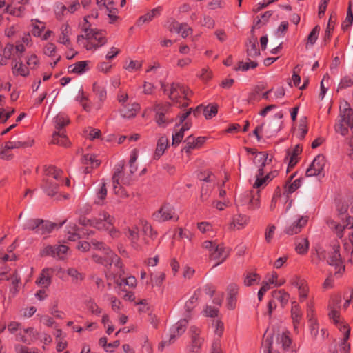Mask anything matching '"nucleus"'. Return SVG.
Wrapping results in <instances>:
<instances>
[{
  "instance_id": "obj_38",
  "label": "nucleus",
  "mask_w": 353,
  "mask_h": 353,
  "mask_svg": "<svg viewBox=\"0 0 353 353\" xmlns=\"http://www.w3.org/2000/svg\"><path fill=\"white\" fill-rule=\"evenodd\" d=\"M12 72L15 75H20L26 77L29 74V68L21 61H15L14 65L12 66Z\"/></svg>"
},
{
  "instance_id": "obj_47",
  "label": "nucleus",
  "mask_w": 353,
  "mask_h": 353,
  "mask_svg": "<svg viewBox=\"0 0 353 353\" xmlns=\"http://www.w3.org/2000/svg\"><path fill=\"white\" fill-rule=\"evenodd\" d=\"M308 248L309 241L306 238L299 239V241L296 243V251L300 254L307 253Z\"/></svg>"
},
{
  "instance_id": "obj_62",
  "label": "nucleus",
  "mask_w": 353,
  "mask_h": 353,
  "mask_svg": "<svg viewBox=\"0 0 353 353\" xmlns=\"http://www.w3.org/2000/svg\"><path fill=\"white\" fill-rule=\"evenodd\" d=\"M300 179H296L292 183L288 181L285 186V192L289 194H291L294 192L296 190H297L300 187Z\"/></svg>"
},
{
  "instance_id": "obj_27",
  "label": "nucleus",
  "mask_w": 353,
  "mask_h": 353,
  "mask_svg": "<svg viewBox=\"0 0 353 353\" xmlns=\"http://www.w3.org/2000/svg\"><path fill=\"white\" fill-rule=\"evenodd\" d=\"M61 183L57 181H54L52 179H48L44 181L42 188L48 196H53L57 192L59 185Z\"/></svg>"
},
{
  "instance_id": "obj_15",
  "label": "nucleus",
  "mask_w": 353,
  "mask_h": 353,
  "mask_svg": "<svg viewBox=\"0 0 353 353\" xmlns=\"http://www.w3.org/2000/svg\"><path fill=\"white\" fill-rule=\"evenodd\" d=\"M205 137H199L197 138L194 137L190 135L186 138L185 140V146L183 148L182 150L190 154L192 150L199 148L205 142Z\"/></svg>"
},
{
  "instance_id": "obj_22",
  "label": "nucleus",
  "mask_w": 353,
  "mask_h": 353,
  "mask_svg": "<svg viewBox=\"0 0 353 353\" xmlns=\"http://www.w3.org/2000/svg\"><path fill=\"white\" fill-rule=\"evenodd\" d=\"M71 28L67 23L62 24L60 28V34L57 39V42L65 45L68 48H70L72 43L70 39Z\"/></svg>"
},
{
  "instance_id": "obj_34",
  "label": "nucleus",
  "mask_w": 353,
  "mask_h": 353,
  "mask_svg": "<svg viewBox=\"0 0 353 353\" xmlns=\"http://www.w3.org/2000/svg\"><path fill=\"white\" fill-rule=\"evenodd\" d=\"M125 234L128 239L130 241L132 246L135 249H139L141 248L140 244L139 243V234L137 231V228H135L134 229L128 228L125 232Z\"/></svg>"
},
{
  "instance_id": "obj_37",
  "label": "nucleus",
  "mask_w": 353,
  "mask_h": 353,
  "mask_svg": "<svg viewBox=\"0 0 353 353\" xmlns=\"http://www.w3.org/2000/svg\"><path fill=\"white\" fill-rule=\"evenodd\" d=\"M247 55L248 57L254 58L260 55V51L257 48V39H250L247 44Z\"/></svg>"
},
{
  "instance_id": "obj_33",
  "label": "nucleus",
  "mask_w": 353,
  "mask_h": 353,
  "mask_svg": "<svg viewBox=\"0 0 353 353\" xmlns=\"http://www.w3.org/2000/svg\"><path fill=\"white\" fill-rule=\"evenodd\" d=\"M65 237L68 241H75L80 238L79 229L75 223H69L65 229Z\"/></svg>"
},
{
  "instance_id": "obj_3",
  "label": "nucleus",
  "mask_w": 353,
  "mask_h": 353,
  "mask_svg": "<svg viewBox=\"0 0 353 353\" xmlns=\"http://www.w3.org/2000/svg\"><path fill=\"white\" fill-rule=\"evenodd\" d=\"M114 220V217L108 212L101 211L98 214L97 217L94 220L93 224L97 229L108 231L111 237L117 238L120 234V232L113 226Z\"/></svg>"
},
{
  "instance_id": "obj_18",
  "label": "nucleus",
  "mask_w": 353,
  "mask_h": 353,
  "mask_svg": "<svg viewBox=\"0 0 353 353\" xmlns=\"http://www.w3.org/2000/svg\"><path fill=\"white\" fill-rule=\"evenodd\" d=\"M230 250L222 244H219L213 252L210 254V258L212 260L216 261V263L214 267L222 263L229 256Z\"/></svg>"
},
{
  "instance_id": "obj_23",
  "label": "nucleus",
  "mask_w": 353,
  "mask_h": 353,
  "mask_svg": "<svg viewBox=\"0 0 353 353\" xmlns=\"http://www.w3.org/2000/svg\"><path fill=\"white\" fill-rule=\"evenodd\" d=\"M52 268H46L43 269L37 283L39 285L47 287L51 283L52 274L54 272Z\"/></svg>"
},
{
  "instance_id": "obj_39",
  "label": "nucleus",
  "mask_w": 353,
  "mask_h": 353,
  "mask_svg": "<svg viewBox=\"0 0 353 353\" xmlns=\"http://www.w3.org/2000/svg\"><path fill=\"white\" fill-rule=\"evenodd\" d=\"M165 274L163 272H156L150 274V281L148 282L152 287L160 286L165 280Z\"/></svg>"
},
{
  "instance_id": "obj_36",
  "label": "nucleus",
  "mask_w": 353,
  "mask_h": 353,
  "mask_svg": "<svg viewBox=\"0 0 353 353\" xmlns=\"http://www.w3.org/2000/svg\"><path fill=\"white\" fill-rule=\"evenodd\" d=\"M45 172L46 176L52 177L59 183L63 182V172L61 170L58 169L54 166L49 165L45 169Z\"/></svg>"
},
{
  "instance_id": "obj_21",
  "label": "nucleus",
  "mask_w": 353,
  "mask_h": 353,
  "mask_svg": "<svg viewBox=\"0 0 353 353\" xmlns=\"http://www.w3.org/2000/svg\"><path fill=\"white\" fill-rule=\"evenodd\" d=\"M43 53L52 59L50 62L52 68H54L61 59V56L57 54V47L53 43H47L43 48Z\"/></svg>"
},
{
  "instance_id": "obj_56",
  "label": "nucleus",
  "mask_w": 353,
  "mask_h": 353,
  "mask_svg": "<svg viewBox=\"0 0 353 353\" xmlns=\"http://www.w3.org/2000/svg\"><path fill=\"white\" fill-rule=\"evenodd\" d=\"M122 169H123V166L120 165H117L114 169V174L112 176V184H113V189H114L115 193H118V191L117 190V186H115V183H118V181H120Z\"/></svg>"
},
{
  "instance_id": "obj_4",
  "label": "nucleus",
  "mask_w": 353,
  "mask_h": 353,
  "mask_svg": "<svg viewBox=\"0 0 353 353\" xmlns=\"http://www.w3.org/2000/svg\"><path fill=\"white\" fill-rule=\"evenodd\" d=\"M92 244L95 249L101 250L104 253V256L94 254L92 256V259L94 261L102 263L105 266L114 264L116 267H119L120 263L119 257L115 255L103 243L97 241H92Z\"/></svg>"
},
{
  "instance_id": "obj_43",
  "label": "nucleus",
  "mask_w": 353,
  "mask_h": 353,
  "mask_svg": "<svg viewBox=\"0 0 353 353\" xmlns=\"http://www.w3.org/2000/svg\"><path fill=\"white\" fill-rule=\"evenodd\" d=\"M66 272L71 277L72 283L74 284H78L84 279V275L74 268H68Z\"/></svg>"
},
{
  "instance_id": "obj_26",
  "label": "nucleus",
  "mask_w": 353,
  "mask_h": 353,
  "mask_svg": "<svg viewBox=\"0 0 353 353\" xmlns=\"http://www.w3.org/2000/svg\"><path fill=\"white\" fill-rule=\"evenodd\" d=\"M291 315L295 330L298 328L300 320L302 318V311L299 303L296 301L292 302Z\"/></svg>"
},
{
  "instance_id": "obj_12",
  "label": "nucleus",
  "mask_w": 353,
  "mask_h": 353,
  "mask_svg": "<svg viewBox=\"0 0 353 353\" xmlns=\"http://www.w3.org/2000/svg\"><path fill=\"white\" fill-rule=\"evenodd\" d=\"M168 95L170 100L179 105V107L188 105V92L185 90H168Z\"/></svg>"
},
{
  "instance_id": "obj_20",
  "label": "nucleus",
  "mask_w": 353,
  "mask_h": 353,
  "mask_svg": "<svg viewBox=\"0 0 353 353\" xmlns=\"http://www.w3.org/2000/svg\"><path fill=\"white\" fill-rule=\"evenodd\" d=\"M192 336V343L190 350L192 352H198L203 342V339L199 336L200 330L196 326H191L190 329Z\"/></svg>"
},
{
  "instance_id": "obj_41",
  "label": "nucleus",
  "mask_w": 353,
  "mask_h": 353,
  "mask_svg": "<svg viewBox=\"0 0 353 353\" xmlns=\"http://www.w3.org/2000/svg\"><path fill=\"white\" fill-rule=\"evenodd\" d=\"M88 70V62L85 61H78L68 67L70 72L82 74Z\"/></svg>"
},
{
  "instance_id": "obj_2",
  "label": "nucleus",
  "mask_w": 353,
  "mask_h": 353,
  "mask_svg": "<svg viewBox=\"0 0 353 353\" xmlns=\"http://www.w3.org/2000/svg\"><path fill=\"white\" fill-rule=\"evenodd\" d=\"M339 303L335 305H330L329 318L332 321L333 323L337 326L342 334V338L338 343L339 351L340 353H350V344L348 342L350 337V328L348 325L341 319L339 312Z\"/></svg>"
},
{
  "instance_id": "obj_17",
  "label": "nucleus",
  "mask_w": 353,
  "mask_h": 353,
  "mask_svg": "<svg viewBox=\"0 0 353 353\" xmlns=\"http://www.w3.org/2000/svg\"><path fill=\"white\" fill-rule=\"evenodd\" d=\"M239 292V286L236 284L231 283L227 288V303L228 309L233 310L236 307L237 301V294Z\"/></svg>"
},
{
  "instance_id": "obj_57",
  "label": "nucleus",
  "mask_w": 353,
  "mask_h": 353,
  "mask_svg": "<svg viewBox=\"0 0 353 353\" xmlns=\"http://www.w3.org/2000/svg\"><path fill=\"white\" fill-rule=\"evenodd\" d=\"M86 307L94 314L99 315L101 313V309L98 307L94 301L92 299L85 301Z\"/></svg>"
},
{
  "instance_id": "obj_5",
  "label": "nucleus",
  "mask_w": 353,
  "mask_h": 353,
  "mask_svg": "<svg viewBox=\"0 0 353 353\" xmlns=\"http://www.w3.org/2000/svg\"><path fill=\"white\" fill-rule=\"evenodd\" d=\"M235 204L237 208L245 207L248 210H255L260 207V192H244L236 198Z\"/></svg>"
},
{
  "instance_id": "obj_51",
  "label": "nucleus",
  "mask_w": 353,
  "mask_h": 353,
  "mask_svg": "<svg viewBox=\"0 0 353 353\" xmlns=\"http://www.w3.org/2000/svg\"><path fill=\"white\" fill-rule=\"evenodd\" d=\"M83 134L87 139L94 140L100 137L101 131L99 129L89 127L84 130Z\"/></svg>"
},
{
  "instance_id": "obj_46",
  "label": "nucleus",
  "mask_w": 353,
  "mask_h": 353,
  "mask_svg": "<svg viewBox=\"0 0 353 353\" xmlns=\"http://www.w3.org/2000/svg\"><path fill=\"white\" fill-rule=\"evenodd\" d=\"M168 141L167 138H165L164 137H161V138H159V139L158 141L156 152L154 154L155 158H159L163 154V152H165V150L168 146Z\"/></svg>"
},
{
  "instance_id": "obj_25",
  "label": "nucleus",
  "mask_w": 353,
  "mask_h": 353,
  "mask_svg": "<svg viewBox=\"0 0 353 353\" xmlns=\"http://www.w3.org/2000/svg\"><path fill=\"white\" fill-rule=\"evenodd\" d=\"M163 8L161 6H158L152 9L150 11L147 12L145 14L140 17L139 19V24L148 23L152 21L154 18L158 17L161 15Z\"/></svg>"
},
{
  "instance_id": "obj_54",
  "label": "nucleus",
  "mask_w": 353,
  "mask_h": 353,
  "mask_svg": "<svg viewBox=\"0 0 353 353\" xmlns=\"http://www.w3.org/2000/svg\"><path fill=\"white\" fill-rule=\"evenodd\" d=\"M10 281L12 283V286L10 288V292L14 296L19 292L18 284L20 281V278L16 272H12Z\"/></svg>"
},
{
  "instance_id": "obj_29",
  "label": "nucleus",
  "mask_w": 353,
  "mask_h": 353,
  "mask_svg": "<svg viewBox=\"0 0 353 353\" xmlns=\"http://www.w3.org/2000/svg\"><path fill=\"white\" fill-rule=\"evenodd\" d=\"M274 300L280 303L282 307H285L290 299V294L284 290H274L272 292Z\"/></svg>"
},
{
  "instance_id": "obj_55",
  "label": "nucleus",
  "mask_w": 353,
  "mask_h": 353,
  "mask_svg": "<svg viewBox=\"0 0 353 353\" xmlns=\"http://www.w3.org/2000/svg\"><path fill=\"white\" fill-rule=\"evenodd\" d=\"M263 175V170L262 168H259L258 170V173L256 174V179L253 184L254 188H259L261 186L265 185L267 184L266 179L262 177Z\"/></svg>"
},
{
  "instance_id": "obj_8",
  "label": "nucleus",
  "mask_w": 353,
  "mask_h": 353,
  "mask_svg": "<svg viewBox=\"0 0 353 353\" xmlns=\"http://www.w3.org/2000/svg\"><path fill=\"white\" fill-rule=\"evenodd\" d=\"M327 262L330 265L335 267V275L341 274L345 270V266L339 253V245H334L332 250L328 252Z\"/></svg>"
},
{
  "instance_id": "obj_14",
  "label": "nucleus",
  "mask_w": 353,
  "mask_h": 353,
  "mask_svg": "<svg viewBox=\"0 0 353 353\" xmlns=\"http://www.w3.org/2000/svg\"><path fill=\"white\" fill-rule=\"evenodd\" d=\"M174 208L170 205L165 204L153 214V219L157 221L163 222L174 218Z\"/></svg>"
},
{
  "instance_id": "obj_35",
  "label": "nucleus",
  "mask_w": 353,
  "mask_h": 353,
  "mask_svg": "<svg viewBox=\"0 0 353 353\" xmlns=\"http://www.w3.org/2000/svg\"><path fill=\"white\" fill-rule=\"evenodd\" d=\"M54 123L56 131L61 132L63 128L70 123V119L65 114L60 112L54 118Z\"/></svg>"
},
{
  "instance_id": "obj_30",
  "label": "nucleus",
  "mask_w": 353,
  "mask_h": 353,
  "mask_svg": "<svg viewBox=\"0 0 353 353\" xmlns=\"http://www.w3.org/2000/svg\"><path fill=\"white\" fill-rule=\"evenodd\" d=\"M139 109V105L137 103H132L130 105L123 106L121 109V114L124 118L131 119L136 115Z\"/></svg>"
},
{
  "instance_id": "obj_49",
  "label": "nucleus",
  "mask_w": 353,
  "mask_h": 353,
  "mask_svg": "<svg viewBox=\"0 0 353 353\" xmlns=\"http://www.w3.org/2000/svg\"><path fill=\"white\" fill-rule=\"evenodd\" d=\"M107 195V189L105 187V183L104 181L102 182L101 186L99 190L97 192V199L95 200V203L98 205H102L103 201L105 199Z\"/></svg>"
},
{
  "instance_id": "obj_59",
  "label": "nucleus",
  "mask_w": 353,
  "mask_h": 353,
  "mask_svg": "<svg viewBox=\"0 0 353 353\" xmlns=\"http://www.w3.org/2000/svg\"><path fill=\"white\" fill-rule=\"evenodd\" d=\"M82 161L85 164H90L92 168H97L100 165V161L96 159V157L94 155H84Z\"/></svg>"
},
{
  "instance_id": "obj_16",
  "label": "nucleus",
  "mask_w": 353,
  "mask_h": 353,
  "mask_svg": "<svg viewBox=\"0 0 353 353\" xmlns=\"http://www.w3.org/2000/svg\"><path fill=\"white\" fill-rule=\"evenodd\" d=\"M218 108L216 104L204 105L201 104L193 110V114L197 117L199 113H203L206 119H210L217 114Z\"/></svg>"
},
{
  "instance_id": "obj_58",
  "label": "nucleus",
  "mask_w": 353,
  "mask_h": 353,
  "mask_svg": "<svg viewBox=\"0 0 353 353\" xmlns=\"http://www.w3.org/2000/svg\"><path fill=\"white\" fill-rule=\"evenodd\" d=\"M260 280V276L256 273H249L246 275L244 283L247 286H251L255 283H258Z\"/></svg>"
},
{
  "instance_id": "obj_50",
  "label": "nucleus",
  "mask_w": 353,
  "mask_h": 353,
  "mask_svg": "<svg viewBox=\"0 0 353 353\" xmlns=\"http://www.w3.org/2000/svg\"><path fill=\"white\" fill-rule=\"evenodd\" d=\"M141 223L142 225L141 234L154 239L157 234L155 232H153L151 225L146 221H141Z\"/></svg>"
},
{
  "instance_id": "obj_63",
  "label": "nucleus",
  "mask_w": 353,
  "mask_h": 353,
  "mask_svg": "<svg viewBox=\"0 0 353 353\" xmlns=\"http://www.w3.org/2000/svg\"><path fill=\"white\" fill-rule=\"evenodd\" d=\"M297 289L299 301L301 302H303L308 296L309 287L307 283L301 285V287L298 288Z\"/></svg>"
},
{
  "instance_id": "obj_10",
  "label": "nucleus",
  "mask_w": 353,
  "mask_h": 353,
  "mask_svg": "<svg viewBox=\"0 0 353 353\" xmlns=\"http://www.w3.org/2000/svg\"><path fill=\"white\" fill-rule=\"evenodd\" d=\"M283 113L282 111L276 112L271 121L265 125V133L267 137L275 135L282 128V118Z\"/></svg>"
},
{
  "instance_id": "obj_60",
  "label": "nucleus",
  "mask_w": 353,
  "mask_h": 353,
  "mask_svg": "<svg viewBox=\"0 0 353 353\" xmlns=\"http://www.w3.org/2000/svg\"><path fill=\"white\" fill-rule=\"evenodd\" d=\"M320 32V27L319 26H316L310 32L307 37V43L310 45H314L316 41L318 39L319 34Z\"/></svg>"
},
{
  "instance_id": "obj_11",
  "label": "nucleus",
  "mask_w": 353,
  "mask_h": 353,
  "mask_svg": "<svg viewBox=\"0 0 353 353\" xmlns=\"http://www.w3.org/2000/svg\"><path fill=\"white\" fill-rule=\"evenodd\" d=\"M308 221L307 216H299L288 222L284 232L288 235H294L299 233L306 225Z\"/></svg>"
},
{
  "instance_id": "obj_6",
  "label": "nucleus",
  "mask_w": 353,
  "mask_h": 353,
  "mask_svg": "<svg viewBox=\"0 0 353 353\" xmlns=\"http://www.w3.org/2000/svg\"><path fill=\"white\" fill-rule=\"evenodd\" d=\"M68 250V247L64 244L46 245L41 249L40 255L41 256H50L61 260L65 258Z\"/></svg>"
},
{
  "instance_id": "obj_31",
  "label": "nucleus",
  "mask_w": 353,
  "mask_h": 353,
  "mask_svg": "<svg viewBox=\"0 0 353 353\" xmlns=\"http://www.w3.org/2000/svg\"><path fill=\"white\" fill-rule=\"evenodd\" d=\"M52 143L61 146L67 147L70 145L68 137L64 134V131H55L52 134Z\"/></svg>"
},
{
  "instance_id": "obj_13",
  "label": "nucleus",
  "mask_w": 353,
  "mask_h": 353,
  "mask_svg": "<svg viewBox=\"0 0 353 353\" xmlns=\"http://www.w3.org/2000/svg\"><path fill=\"white\" fill-rule=\"evenodd\" d=\"M325 158L323 155H318L313 160L310 167L307 169L306 174L307 176H313L321 174L325 165Z\"/></svg>"
},
{
  "instance_id": "obj_53",
  "label": "nucleus",
  "mask_w": 353,
  "mask_h": 353,
  "mask_svg": "<svg viewBox=\"0 0 353 353\" xmlns=\"http://www.w3.org/2000/svg\"><path fill=\"white\" fill-rule=\"evenodd\" d=\"M177 33H181L183 38H186L192 34V29L187 23H181V25H177Z\"/></svg>"
},
{
  "instance_id": "obj_45",
  "label": "nucleus",
  "mask_w": 353,
  "mask_h": 353,
  "mask_svg": "<svg viewBox=\"0 0 353 353\" xmlns=\"http://www.w3.org/2000/svg\"><path fill=\"white\" fill-rule=\"evenodd\" d=\"M154 110L156 112V122L159 126H164L167 122V119L164 115V107L161 105H157Z\"/></svg>"
},
{
  "instance_id": "obj_64",
  "label": "nucleus",
  "mask_w": 353,
  "mask_h": 353,
  "mask_svg": "<svg viewBox=\"0 0 353 353\" xmlns=\"http://www.w3.org/2000/svg\"><path fill=\"white\" fill-rule=\"evenodd\" d=\"M14 350L16 353H38L37 348H29L21 344H17L14 346Z\"/></svg>"
},
{
  "instance_id": "obj_24",
  "label": "nucleus",
  "mask_w": 353,
  "mask_h": 353,
  "mask_svg": "<svg viewBox=\"0 0 353 353\" xmlns=\"http://www.w3.org/2000/svg\"><path fill=\"white\" fill-rule=\"evenodd\" d=\"M341 121L343 122L347 126L350 128L353 133V110L350 108H341Z\"/></svg>"
},
{
  "instance_id": "obj_9",
  "label": "nucleus",
  "mask_w": 353,
  "mask_h": 353,
  "mask_svg": "<svg viewBox=\"0 0 353 353\" xmlns=\"http://www.w3.org/2000/svg\"><path fill=\"white\" fill-rule=\"evenodd\" d=\"M188 323V318L185 317L174 325L170 330V338L168 341H163L161 343V347H163L172 343L176 337L181 336L185 332Z\"/></svg>"
},
{
  "instance_id": "obj_48",
  "label": "nucleus",
  "mask_w": 353,
  "mask_h": 353,
  "mask_svg": "<svg viewBox=\"0 0 353 353\" xmlns=\"http://www.w3.org/2000/svg\"><path fill=\"white\" fill-rule=\"evenodd\" d=\"M39 59L36 54H32L30 55L27 56L26 65H28L29 70L37 69L39 66Z\"/></svg>"
},
{
  "instance_id": "obj_32",
  "label": "nucleus",
  "mask_w": 353,
  "mask_h": 353,
  "mask_svg": "<svg viewBox=\"0 0 353 353\" xmlns=\"http://www.w3.org/2000/svg\"><path fill=\"white\" fill-rule=\"evenodd\" d=\"M254 163L259 168H262L272 161L271 158H268V154L265 152L256 153L254 157Z\"/></svg>"
},
{
  "instance_id": "obj_28",
  "label": "nucleus",
  "mask_w": 353,
  "mask_h": 353,
  "mask_svg": "<svg viewBox=\"0 0 353 353\" xmlns=\"http://www.w3.org/2000/svg\"><path fill=\"white\" fill-rule=\"evenodd\" d=\"M249 220V216L243 214H238L233 218L230 228L241 230L248 224Z\"/></svg>"
},
{
  "instance_id": "obj_19",
  "label": "nucleus",
  "mask_w": 353,
  "mask_h": 353,
  "mask_svg": "<svg viewBox=\"0 0 353 353\" xmlns=\"http://www.w3.org/2000/svg\"><path fill=\"white\" fill-rule=\"evenodd\" d=\"M327 223L330 229L334 230L337 236L339 238L343 237V231L345 228L349 227L350 229H352L353 227V218L349 216L346 219L345 225H341L340 223H337L334 220L328 219L327 221Z\"/></svg>"
},
{
  "instance_id": "obj_40",
  "label": "nucleus",
  "mask_w": 353,
  "mask_h": 353,
  "mask_svg": "<svg viewBox=\"0 0 353 353\" xmlns=\"http://www.w3.org/2000/svg\"><path fill=\"white\" fill-rule=\"evenodd\" d=\"M284 95V90H268L267 92L263 93V97L268 101L277 100Z\"/></svg>"
},
{
  "instance_id": "obj_61",
  "label": "nucleus",
  "mask_w": 353,
  "mask_h": 353,
  "mask_svg": "<svg viewBox=\"0 0 353 353\" xmlns=\"http://www.w3.org/2000/svg\"><path fill=\"white\" fill-rule=\"evenodd\" d=\"M353 87V74L344 77L339 83V88H347Z\"/></svg>"
},
{
  "instance_id": "obj_52",
  "label": "nucleus",
  "mask_w": 353,
  "mask_h": 353,
  "mask_svg": "<svg viewBox=\"0 0 353 353\" xmlns=\"http://www.w3.org/2000/svg\"><path fill=\"white\" fill-rule=\"evenodd\" d=\"M92 97L91 95H90L88 93L85 92L83 90H80L79 91L78 94L76 97V100L78 101H80L82 103L83 108L85 110L88 111L89 107L88 105L83 103L84 100H90V98Z\"/></svg>"
},
{
  "instance_id": "obj_7",
  "label": "nucleus",
  "mask_w": 353,
  "mask_h": 353,
  "mask_svg": "<svg viewBox=\"0 0 353 353\" xmlns=\"http://www.w3.org/2000/svg\"><path fill=\"white\" fill-rule=\"evenodd\" d=\"M33 143V139H28V141H9L6 142L5 145L2 148L0 151V155L3 159H9L12 157V154L10 153V150L30 147Z\"/></svg>"
},
{
  "instance_id": "obj_42",
  "label": "nucleus",
  "mask_w": 353,
  "mask_h": 353,
  "mask_svg": "<svg viewBox=\"0 0 353 353\" xmlns=\"http://www.w3.org/2000/svg\"><path fill=\"white\" fill-rule=\"evenodd\" d=\"M54 224L48 221H43L41 219V223L38 225V228L36 232L38 234H45L50 233L52 231Z\"/></svg>"
},
{
  "instance_id": "obj_1",
  "label": "nucleus",
  "mask_w": 353,
  "mask_h": 353,
  "mask_svg": "<svg viewBox=\"0 0 353 353\" xmlns=\"http://www.w3.org/2000/svg\"><path fill=\"white\" fill-rule=\"evenodd\" d=\"M90 15L84 17V23L82 26L84 34L78 36L77 42L82 44L87 50H93L105 45L107 39L103 31L90 28Z\"/></svg>"
},
{
  "instance_id": "obj_44",
  "label": "nucleus",
  "mask_w": 353,
  "mask_h": 353,
  "mask_svg": "<svg viewBox=\"0 0 353 353\" xmlns=\"http://www.w3.org/2000/svg\"><path fill=\"white\" fill-rule=\"evenodd\" d=\"M200 293H201L200 290H195L194 292V294L186 301V303L185 304V309L188 312H190V311H192L196 305Z\"/></svg>"
}]
</instances>
